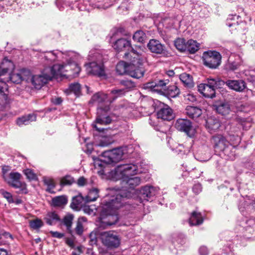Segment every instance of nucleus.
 I'll list each match as a JSON object with an SVG mask.
<instances>
[{"label": "nucleus", "instance_id": "obj_1", "mask_svg": "<svg viewBox=\"0 0 255 255\" xmlns=\"http://www.w3.org/2000/svg\"><path fill=\"white\" fill-rule=\"evenodd\" d=\"M136 165L132 163L121 164L118 166L114 170L108 173V178L112 180H121L123 185L122 189L118 190L115 188H109V193L115 195L116 197L118 195V198L120 199V194L125 195L126 193H129L130 196L124 199V202L127 198L131 197V192L127 191V188L133 189L136 186L141 183L140 178L137 176L132 177L134 175L139 173Z\"/></svg>", "mask_w": 255, "mask_h": 255}, {"label": "nucleus", "instance_id": "obj_2", "mask_svg": "<svg viewBox=\"0 0 255 255\" xmlns=\"http://www.w3.org/2000/svg\"><path fill=\"white\" fill-rule=\"evenodd\" d=\"M120 195L119 199L118 195L115 197V195L108 193L103 200L101 206L99 209L100 211V217L97 221V224L100 228H106L116 224L118 221L116 210L124 205V199L130 196L129 193L125 194V195Z\"/></svg>", "mask_w": 255, "mask_h": 255}, {"label": "nucleus", "instance_id": "obj_3", "mask_svg": "<svg viewBox=\"0 0 255 255\" xmlns=\"http://www.w3.org/2000/svg\"><path fill=\"white\" fill-rule=\"evenodd\" d=\"M14 69L13 63L7 58H4L0 64V77L10 73ZM10 99L8 97L6 84L0 82V110H2L10 103Z\"/></svg>", "mask_w": 255, "mask_h": 255}, {"label": "nucleus", "instance_id": "obj_4", "mask_svg": "<svg viewBox=\"0 0 255 255\" xmlns=\"http://www.w3.org/2000/svg\"><path fill=\"white\" fill-rule=\"evenodd\" d=\"M143 53V51L140 49L139 51L132 49L130 52L125 54V57L131 61V65L133 66V68H130L128 73V75L132 77L138 79L144 75V69L139 66L146 59Z\"/></svg>", "mask_w": 255, "mask_h": 255}, {"label": "nucleus", "instance_id": "obj_5", "mask_svg": "<svg viewBox=\"0 0 255 255\" xmlns=\"http://www.w3.org/2000/svg\"><path fill=\"white\" fill-rule=\"evenodd\" d=\"M127 152V148L123 147L105 151L102 153L99 159L93 157L95 166L102 167V163L107 164L117 163L124 158V156Z\"/></svg>", "mask_w": 255, "mask_h": 255}, {"label": "nucleus", "instance_id": "obj_6", "mask_svg": "<svg viewBox=\"0 0 255 255\" xmlns=\"http://www.w3.org/2000/svg\"><path fill=\"white\" fill-rule=\"evenodd\" d=\"M61 69L58 66L45 67L40 74L33 75L30 82L35 89H39L56 75L61 73Z\"/></svg>", "mask_w": 255, "mask_h": 255}, {"label": "nucleus", "instance_id": "obj_7", "mask_svg": "<svg viewBox=\"0 0 255 255\" xmlns=\"http://www.w3.org/2000/svg\"><path fill=\"white\" fill-rule=\"evenodd\" d=\"M101 55L99 53L91 51L89 55V59L93 61L85 65L88 74L102 76L104 74L103 64L101 62Z\"/></svg>", "mask_w": 255, "mask_h": 255}, {"label": "nucleus", "instance_id": "obj_8", "mask_svg": "<svg viewBox=\"0 0 255 255\" xmlns=\"http://www.w3.org/2000/svg\"><path fill=\"white\" fill-rule=\"evenodd\" d=\"M67 56L69 58V60L72 61L68 62L67 64H55L53 65L60 66L62 69L61 73L56 75L55 78H57L59 76L65 75V73L69 71H71V74H69L70 76L76 77L80 72V68L76 63L79 55L74 52L70 51L68 53Z\"/></svg>", "mask_w": 255, "mask_h": 255}, {"label": "nucleus", "instance_id": "obj_9", "mask_svg": "<svg viewBox=\"0 0 255 255\" xmlns=\"http://www.w3.org/2000/svg\"><path fill=\"white\" fill-rule=\"evenodd\" d=\"M109 110L110 107H109L106 108L101 107L98 108L97 118L92 124L93 127L97 131H101L104 129V128L101 127L100 126H107L111 123L112 119L111 117L106 114Z\"/></svg>", "mask_w": 255, "mask_h": 255}, {"label": "nucleus", "instance_id": "obj_10", "mask_svg": "<svg viewBox=\"0 0 255 255\" xmlns=\"http://www.w3.org/2000/svg\"><path fill=\"white\" fill-rule=\"evenodd\" d=\"M221 58L220 53L216 51H205L202 56L204 64L211 69H216L220 65Z\"/></svg>", "mask_w": 255, "mask_h": 255}, {"label": "nucleus", "instance_id": "obj_11", "mask_svg": "<svg viewBox=\"0 0 255 255\" xmlns=\"http://www.w3.org/2000/svg\"><path fill=\"white\" fill-rule=\"evenodd\" d=\"M212 143L214 144V148L219 151H223L225 154L233 160L235 157L234 151L229 153V142L225 137L221 134H217L214 136L212 139Z\"/></svg>", "mask_w": 255, "mask_h": 255}, {"label": "nucleus", "instance_id": "obj_12", "mask_svg": "<svg viewBox=\"0 0 255 255\" xmlns=\"http://www.w3.org/2000/svg\"><path fill=\"white\" fill-rule=\"evenodd\" d=\"M21 176L18 172H11L4 181L12 187L19 189V193L26 194L28 192L26 185L20 181Z\"/></svg>", "mask_w": 255, "mask_h": 255}, {"label": "nucleus", "instance_id": "obj_13", "mask_svg": "<svg viewBox=\"0 0 255 255\" xmlns=\"http://www.w3.org/2000/svg\"><path fill=\"white\" fill-rule=\"evenodd\" d=\"M103 243L109 247L117 248L120 244V239L112 231L105 232L102 234Z\"/></svg>", "mask_w": 255, "mask_h": 255}, {"label": "nucleus", "instance_id": "obj_14", "mask_svg": "<svg viewBox=\"0 0 255 255\" xmlns=\"http://www.w3.org/2000/svg\"><path fill=\"white\" fill-rule=\"evenodd\" d=\"M175 127L177 130L185 132L190 137L193 136L195 133V129L192 127L191 123L187 119L177 120Z\"/></svg>", "mask_w": 255, "mask_h": 255}, {"label": "nucleus", "instance_id": "obj_15", "mask_svg": "<svg viewBox=\"0 0 255 255\" xmlns=\"http://www.w3.org/2000/svg\"><path fill=\"white\" fill-rule=\"evenodd\" d=\"M169 82V81L168 79L155 80L146 83L144 85V88L158 93H161L163 91H166L167 85L168 84Z\"/></svg>", "mask_w": 255, "mask_h": 255}, {"label": "nucleus", "instance_id": "obj_16", "mask_svg": "<svg viewBox=\"0 0 255 255\" xmlns=\"http://www.w3.org/2000/svg\"><path fill=\"white\" fill-rule=\"evenodd\" d=\"M92 103L97 104L99 105V108L109 107L112 103L111 100L107 94L102 92H98L94 94L91 100Z\"/></svg>", "mask_w": 255, "mask_h": 255}, {"label": "nucleus", "instance_id": "obj_17", "mask_svg": "<svg viewBox=\"0 0 255 255\" xmlns=\"http://www.w3.org/2000/svg\"><path fill=\"white\" fill-rule=\"evenodd\" d=\"M147 46L151 52L157 54L165 53L166 51L165 46L154 39H150Z\"/></svg>", "mask_w": 255, "mask_h": 255}, {"label": "nucleus", "instance_id": "obj_18", "mask_svg": "<svg viewBox=\"0 0 255 255\" xmlns=\"http://www.w3.org/2000/svg\"><path fill=\"white\" fill-rule=\"evenodd\" d=\"M60 52L55 53L53 51L47 52L40 54L41 62L44 66L50 65L58 58V55H61Z\"/></svg>", "mask_w": 255, "mask_h": 255}, {"label": "nucleus", "instance_id": "obj_19", "mask_svg": "<svg viewBox=\"0 0 255 255\" xmlns=\"http://www.w3.org/2000/svg\"><path fill=\"white\" fill-rule=\"evenodd\" d=\"M157 116L158 119L166 121H170L174 118L173 111L168 105H164L161 108L157 113Z\"/></svg>", "mask_w": 255, "mask_h": 255}, {"label": "nucleus", "instance_id": "obj_20", "mask_svg": "<svg viewBox=\"0 0 255 255\" xmlns=\"http://www.w3.org/2000/svg\"><path fill=\"white\" fill-rule=\"evenodd\" d=\"M113 47L115 50L117 51H122L124 49H127L129 50L130 49V51L129 52H130L132 49H133L131 47L130 41L125 38H120L118 39L114 43Z\"/></svg>", "mask_w": 255, "mask_h": 255}, {"label": "nucleus", "instance_id": "obj_21", "mask_svg": "<svg viewBox=\"0 0 255 255\" xmlns=\"http://www.w3.org/2000/svg\"><path fill=\"white\" fill-rule=\"evenodd\" d=\"M225 84L231 89L236 91H242L246 88L245 83L243 80H227Z\"/></svg>", "mask_w": 255, "mask_h": 255}, {"label": "nucleus", "instance_id": "obj_22", "mask_svg": "<svg viewBox=\"0 0 255 255\" xmlns=\"http://www.w3.org/2000/svg\"><path fill=\"white\" fill-rule=\"evenodd\" d=\"M199 92L205 97L212 98L215 95V89L212 88L205 83H202L198 86Z\"/></svg>", "mask_w": 255, "mask_h": 255}, {"label": "nucleus", "instance_id": "obj_23", "mask_svg": "<svg viewBox=\"0 0 255 255\" xmlns=\"http://www.w3.org/2000/svg\"><path fill=\"white\" fill-rule=\"evenodd\" d=\"M140 193L141 198L144 200L148 201L156 194V190L152 186H145L141 189Z\"/></svg>", "mask_w": 255, "mask_h": 255}, {"label": "nucleus", "instance_id": "obj_24", "mask_svg": "<svg viewBox=\"0 0 255 255\" xmlns=\"http://www.w3.org/2000/svg\"><path fill=\"white\" fill-rule=\"evenodd\" d=\"M245 23L241 20V17L237 15H230L227 19V25L229 27H235L239 29L240 24L244 25Z\"/></svg>", "mask_w": 255, "mask_h": 255}, {"label": "nucleus", "instance_id": "obj_25", "mask_svg": "<svg viewBox=\"0 0 255 255\" xmlns=\"http://www.w3.org/2000/svg\"><path fill=\"white\" fill-rule=\"evenodd\" d=\"M220 127V123L215 117H210L206 120V127L210 132L217 130Z\"/></svg>", "mask_w": 255, "mask_h": 255}, {"label": "nucleus", "instance_id": "obj_26", "mask_svg": "<svg viewBox=\"0 0 255 255\" xmlns=\"http://www.w3.org/2000/svg\"><path fill=\"white\" fill-rule=\"evenodd\" d=\"M36 117L35 114H29L18 118L16 120V124L18 126L21 127L30 124L31 122L36 121Z\"/></svg>", "mask_w": 255, "mask_h": 255}, {"label": "nucleus", "instance_id": "obj_27", "mask_svg": "<svg viewBox=\"0 0 255 255\" xmlns=\"http://www.w3.org/2000/svg\"><path fill=\"white\" fill-rule=\"evenodd\" d=\"M131 61L129 64L124 61L120 62L116 66V70L117 73L120 75L128 74L130 68H133V66L131 65Z\"/></svg>", "mask_w": 255, "mask_h": 255}, {"label": "nucleus", "instance_id": "obj_28", "mask_svg": "<svg viewBox=\"0 0 255 255\" xmlns=\"http://www.w3.org/2000/svg\"><path fill=\"white\" fill-rule=\"evenodd\" d=\"M185 110L186 114L192 119L198 118L202 114V110L196 107L188 106Z\"/></svg>", "mask_w": 255, "mask_h": 255}, {"label": "nucleus", "instance_id": "obj_29", "mask_svg": "<svg viewBox=\"0 0 255 255\" xmlns=\"http://www.w3.org/2000/svg\"><path fill=\"white\" fill-rule=\"evenodd\" d=\"M179 78L183 84L188 88L194 86V82L191 75L186 73H183L180 75Z\"/></svg>", "mask_w": 255, "mask_h": 255}, {"label": "nucleus", "instance_id": "obj_30", "mask_svg": "<svg viewBox=\"0 0 255 255\" xmlns=\"http://www.w3.org/2000/svg\"><path fill=\"white\" fill-rule=\"evenodd\" d=\"M81 85L78 83H73L69 85V88L66 89L64 92L67 95L73 93L76 96H79L81 94Z\"/></svg>", "mask_w": 255, "mask_h": 255}, {"label": "nucleus", "instance_id": "obj_31", "mask_svg": "<svg viewBox=\"0 0 255 255\" xmlns=\"http://www.w3.org/2000/svg\"><path fill=\"white\" fill-rule=\"evenodd\" d=\"M203 218L200 213L193 212L189 218V223L191 226L198 225L203 222Z\"/></svg>", "mask_w": 255, "mask_h": 255}, {"label": "nucleus", "instance_id": "obj_32", "mask_svg": "<svg viewBox=\"0 0 255 255\" xmlns=\"http://www.w3.org/2000/svg\"><path fill=\"white\" fill-rule=\"evenodd\" d=\"M47 224L52 225L60 221L58 215L54 212H49L44 218Z\"/></svg>", "mask_w": 255, "mask_h": 255}, {"label": "nucleus", "instance_id": "obj_33", "mask_svg": "<svg viewBox=\"0 0 255 255\" xmlns=\"http://www.w3.org/2000/svg\"><path fill=\"white\" fill-rule=\"evenodd\" d=\"M87 222V220L84 217H81L78 218L75 228V232L78 235H81L82 234L84 231V227Z\"/></svg>", "mask_w": 255, "mask_h": 255}, {"label": "nucleus", "instance_id": "obj_34", "mask_svg": "<svg viewBox=\"0 0 255 255\" xmlns=\"http://www.w3.org/2000/svg\"><path fill=\"white\" fill-rule=\"evenodd\" d=\"M127 90L125 89H115L111 91L109 98L111 100L112 103L118 97L124 96Z\"/></svg>", "mask_w": 255, "mask_h": 255}, {"label": "nucleus", "instance_id": "obj_35", "mask_svg": "<svg viewBox=\"0 0 255 255\" xmlns=\"http://www.w3.org/2000/svg\"><path fill=\"white\" fill-rule=\"evenodd\" d=\"M199 44L196 41L190 39L186 42V51L191 53H195L199 49Z\"/></svg>", "mask_w": 255, "mask_h": 255}, {"label": "nucleus", "instance_id": "obj_36", "mask_svg": "<svg viewBox=\"0 0 255 255\" xmlns=\"http://www.w3.org/2000/svg\"><path fill=\"white\" fill-rule=\"evenodd\" d=\"M11 81L13 83L18 84L21 82V75L20 74L19 72H13L12 74H10L9 76L4 81L0 82H4L6 84V82Z\"/></svg>", "mask_w": 255, "mask_h": 255}, {"label": "nucleus", "instance_id": "obj_37", "mask_svg": "<svg viewBox=\"0 0 255 255\" xmlns=\"http://www.w3.org/2000/svg\"><path fill=\"white\" fill-rule=\"evenodd\" d=\"M52 202L54 206L61 207L67 204V199L65 196H57L53 198Z\"/></svg>", "mask_w": 255, "mask_h": 255}, {"label": "nucleus", "instance_id": "obj_38", "mask_svg": "<svg viewBox=\"0 0 255 255\" xmlns=\"http://www.w3.org/2000/svg\"><path fill=\"white\" fill-rule=\"evenodd\" d=\"M99 197V190L97 188L91 189L85 197L86 202L94 201Z\"/></svg>", "mask_w": 255, "mask_h": 255}, {"label": "nucleus", "instance_id": "obj_39", "mask_svg": "<svg viewBox=\"0 0 255 255\" xmlns=\"http://www.w3.org/2000/svg\"><path fill=\"white\" fill-rule=\"evenodd\" d=\"M113 142L112 137L110 136L102 137L99 143L96 144L97 146L106 147L111 144Z\"/></svg>", "mask_w": 255, "mask_h": 255}, {"label": "nucleus", "instance_id": "obj_40", "mask_svg": "<svg viewBox=\"0 0 255 255\" xmlns=\"http://www.w3.org/2000/svg\"><path fill=\"white\" fill-rule=\"evenodd\" d=\"M132 38L134 41L142 43L146 38V35L143 31L137 30L134 33Z\"/></svg>", "mask_w": 255, "mask_h": 255}, {"label": "nucleus", "instance_id": "obj_41", "mask_svg": "<svg viewBox=\"0 0 255 255\" xmlns=\"http://www.w3.org/2000/svg\"><path fill=\"white\" fill-rule=\"evenodd\" d=\"M174 45L176 48L179 51H186V42L183 38H177L174 41Z\"/></svg>", "mask_w": 255, "mask_h": 255}, {"label": "nucleus", "instance_id": "obj_42", "mask_svg": "<svg viewBox=\"0 0 255 255\" xmlns=\"http://www.w3.org/2000/svg\"><path fill=\"white\" fill-rule=\"evenodd\" d=\"M216 110L218 113L223 115L228 114L230 111L229 105L227 103H224L218 106Z\"/></svg>", "mask_w": 255, "mask_h": 255}, {"label": "nucleus", "instance_id": "obj_43", "mask_svg": "<svg viewBox=\"0 0 255 255\" xmlns=\"http://www.w3.org/2000/svg\"><path fill=\"white\" fill-rule=\"evenodd\" d=\"M73 218L74 216L73 215L67 214L64 217L63 219V223L65 226H66L67 229L68 231H70L71 228Z\"/></svg>", "mask_w": 255, "mask_h": 255}, {"label": "nucleus", "instance_id": "obj_44", "mask_svg": "<svg viewBox=\"0 0 255 255\" xmlns=\"http://www.w3.org/2000/svg\"><path fill=\"white\" fill-rule=\"evenodd\" d=\"M84 200L83 197L81 195L73 197L71 203V207L74 209H77L82 206V202Z\"/></svg>", "mask_w": 255, "mask_h": 255}, {"label": "nucleus", "instance_id": "obj_45", "mask_svg": "<svg viewBox=\"0 0 255 255\" xmlns=\"http://www.w3.org/2000/svg\"><path fill=\"white\" fill-rule=\"evenodd\" d=\"M19 73L21 75L22 80H25L27 82H31V78L32 77L33 75H31V72L29 70L23 69L21 70Z\"/></svg>", "mask_w": 255, "mask_h": 255}, {"label": "nucleus", "instance_id": "obj_46", "mask_svg": "<svg viewBox=\"0 0 255 255\" xmlns=\"http://www.w3.org/2000/svg\"><path fill=\"white\" fill-rule=\"evenodd\" d=\"M166 91L167 93L173 98L176 97L180 93L179 89L174 85L167 88Z\"/></svg>", "mask_w": 255, "mask_h": 255}, {"label": "nucleus", "instance_id": "obj_47", "mask_svg": "<svg viewBox=\"0 0 255 255\" xmlns=\"http://www.w3.org/2000/svg\"><path fill=\"white\" fill-rule=\"evenodd\" d=\"M29 225L31 228L33 229H38L43 225V223L41 220L36 219L30 221L29 222Z\"/></svg>", "mask_w": 255, "mask_h": 255}, {"label": "nucleus", "instance_id": "obj_48", "mask_svg": "<svg viewBox=\"0 0 255 255\" xmlns=\"http://www.w3.org/2000/svg\"><path fill=\"white\" fill-rule=\"evenodd\" d=\"M24 173L29 180H36L37 179L36 174L31 169H26L24 170Z\"/></svg>", "mask_w": 255, "mask_h": 255}, {"label": "nucleus", "instance_id": "obj_49", "mask_svg": "<svg viewBox=\"0 0 255 255\" xmlns=\"http://www.w3.org/2000/svg\"><path fill=\"white\" fill-rule=\"evenodd\" d=\"M84 212L89 215H95L96 214L97 209L94 205L86 206L84 207Z\"/></svg>", "mask_w": 255, "mask_h": 255}, {"label": "nucleus", "instance_id": "obj_50", "mask_svg": "<svg viewBox=\"0 0 255 255\" xmlns=\"http://www.w3.org/2000/svg\"><path fill=\"white\" fill-rule=\"evenodd\" d=\"M44 182L45 184H46L48 186V190L50 191L51 189H53L55 186V183L54 180L49 177H45L44 178Z\"/></svg>", "mask_w": 255, "mask_h": 255}, {"label": "nucleus", "instance_id": "obj_51", "mask_svg": "<svg viewBox=\"0 0 255 255\" xmlns=\"http://www.w3.org/2000/svg\"><path fill=\"white\" fill-rule=\"evenodd\" d=\"M121 83L125 87L126 90H129L135 86L134 83L130 80L122 81Z\"/></svg>", "mask_w": 255, "mask_h": 255}, {"label": "nucleus", "instance_id": "obj_52", "mask_svg": "<svg viewBox=\"0 0 255 255\" xmlns=\"http://www.w3.org/2000/svg\"><path fill=\"white\" fill-rule=\"evenodd\" d=\"M245 122H243L241 125H240V126L237 127V128L233 127L231 128V132H234L236 133L237 138H238V141L237 143H239L240 141V138L239 136L238 132L239 130H240L241 127L242 126L243 128H245Z\"/></svg>", "mask_w": 255, "mask_h": 255}, {"label": "nucleus", "instance_id": "obj_53", "mask_svg": "<svg viewBox=\"0 0 255 255\" xmlns=\"http://www.w3.org/2000/svg\"><path fill=\"white\" fill-rule=\"evenodd\" d=\"M207 83L206 84L208 86L214 88V89L216 86H217V82H220L218 80V79H214L211 78H209L207 79Z\"/></svg>", "mask_w": 255, "mask_h": 255}, {"label": "nucleus", "instance_id": "obj_54", "mask_svg": "<svg viewBox=\"0 0 255 255\" xmlns=\"http://www.w3.org/2000/svg\"><path fill=\"white\" fill-rule=\"evenodd\" d=\"M184 97L186 102H194L196 101V96L193 94L187 93L184 95Z\"/></svg>", "mask_w": 255, "mask_h": 255}, {"label": "nucleus", "instance_id": "obj_55", "mask_svg": "<svg viewBox=\"0 0 255 255\" xmlns=\"http://www.w3.org/2000/svg\"><path fill=\"white\" fill-rule=\"evenodd\" d=\"M73 182V179L70 176H66L61 180V184L63 185H70Z\"/></svg>", "mask_w": 255, "mask_h": 255}, {"label": "nucleus", "instance_id": "obj_56", "mask_svg": "<svg viewBox=\"0 0 255 255\" xmlns=\"http://www.w3.org/2000/svg\"><path fill=\"white\" fill-rule=\"evenodd\" d=\"M240 66V64L236 62H229L227 65V68L231 70H235Z\"/></svg>", "mask_w": 255, "mask_h": 255}, {"label": "nucleus", "instance_id": "obj_57", "mask_svg": "<svg viewBox=\"0 0 255 255\" xmlns=\"http://www.w3.org/2000/svg\"><path fill=\"white\" fill-rule=\"evenodd\" d=\"M10 168L8 166H3L2 168V177L5 180V179L8 176L9 174L8 172L10 171Z\"/></svg>", "mask_w": 255, "mask_h": 255}, {"label": "nucleus", "instance_id": "obj_58", "mask_svg": "<svg viewBox=\"0 0 255 255\" xmlns=\"http://www.w3.org/2000/svg\"><path fill=\"white\" fill-rule=\"evenodd\" d=\"M1 193L3 196L6 198L9 202H13L12 195L10 193L5 191H2Z\"/></svg>", "mask_w": 255, "mask_h": 255}, {"label": "nucleus", "instance_id": "obj_59", "mask_svg": "<svg viewBox=\"0 0 255 255\" xmlns=\"http://www.w3.org/2000/svg\"><path fill=\"white\" fill-rule=\"evenodd\" d=\"M49 233L51 235V236L53 238H56L58 239H61L64 236V234L63 233H59L56 231H50Z\"/></svg>", "mask_w": 255, "mask_h": 255}, {"label": "nucleus", "instance_id": "obj_60", "mask_svg": "<svg viewBox=\"0 0 255 255\" xmlns=\"http://www.w3.org/2000/svg\"><path fill=\"white\" fill-rule=\"evenodd\" d=\"M199 252L200 255H207L209 253V251L206 247L202 246L199 248Z\"/></svg>", "mask_w": 255, "mask_h": 255}, {"label": "nucleus", "instance_id": "obj_61", "mask_svg": "<svg viewBox=\"0 0 255 255\" xmlns=\"http://www.w3.org/2000/svg\"><path fill=\"white\" fill-rule=\"evenodd\" d=\"M184 147L181 144H179L178 146L173 148V150H175V152H177L178 153H179L180 152H183L184 153H185L186 150H183Z\"/></svg>", "mask_w": 255, "mask_h": 255}, {"label": "nucleus", "instance_id": "obj_62", "mask_svg": "<svg viewBox=\"0 0 255 255\" xmlns=\"http://www.w3.org/2000/svg\"><path fill=\"white\" fill-rule=\"evenodd\" d=\"M201 186L200 184H196L193 187V191L196 194H198L201 191Z\"/></svg>", "mask_w": 255, "mask_h": 255}, {"label": "nucleus", "instance_id": "obj_63", "mask_svg": "<svg viewBox=\"0 0 255 255\" xmlns=\"http://www.w3.org/2000/svg\"><path fill=\"white\" fill-rule=\"evenodd\" d=\"M86 183V179L83 177L79 178L77 181V184L80 186L84 185Z\"/></svg>", "mask_w": 255, "mask_h": 255}, {"label": "nucleus", "instance_id": "obj_64", "mask_svg": "<svg viewBox=\"0 0 255 255\" xmlns=\"http://www.w3.org/2000/svg\"><path fill=\"white\" fill-rule=\"evenodd\" d=\"M52 102L55 105H59L62 103V100L60 97H57L55 98H52Z\"/></svg>", "mask_w": 255, "mask_h": 255}]
</instances>
